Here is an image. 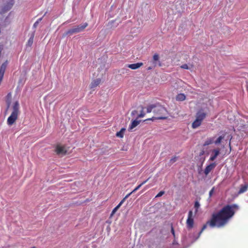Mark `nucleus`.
<instances>
[{
    "instance_id": "aec40b11",
    "label": "nucleus",
    "mask_w": 248,
    "mask_h": 248,
    "mask_svg": "<svg viewBox=\"0 0 248 248\" xmlns=\"http://www.w3.org/2000/svg\"><path fill=\"white\" fill-rule=\"evenodd\" d=\"M214 142V138L207 139L203 144V146H207L212 144Z\"/></svg>"
},
{
    "instance_id": "6ab92c4d",
    "label": "nucleus",
    "mask_w": 248,
    "mask_h": 248,
    "mask_svg": "<svg viewBox=\"0 0 248 248\" xmlns=\"http://www.w3.org/2000/svg\"><path fill=\"white\" fill-rule=\"evenodd\" d=\"M156 108L155 104H151L149 105L147 108V113H150Z\"/></svg>"
},
{
    "instance_id": "7ed1b4c3",
    "label": "nucleus",
    "mask_w": 248,
    "mask_h": 248,
    "mask_svg": "<svg viewBox=\"0 0 248 248\" xmlns=\"http://www.w3.org/2000/svg\"><path fill=\"white\" fill-rule=\"evenodd\" d=\"M88 24L86 22L83 24L74 26L72 28L65 32V33L63 34V36L64 37L67 35H72L73 34L82 32L88 26Z\"/></svg>"
},
{
    "instance_id": "4be33fe9",
    "label": "nucleus",
    "mask_w": 248,
    "mask_h": 248,
    "mask_svg": "<svg viewBox=\"0 0 248 248\" xmlns=\"http://www.w3.org/2000/svg\"><path fill=\"white\" fill-rule=\"evenodd\" d=\"M125 131L124 128H122L119 132L116 133V136L118 137L123 138L124 137V132Z\"/></svg>"
},
{
    "instance_id": "a211bd4d",
    "label": "nucleus",
    "mask_w": 248,
    "mask_h": 248,
    "mask_svg": "<svg viewBox=\"0 0 248 248\" xmlns=\"http://www.w3.org/2000/svg\"><path fill=\"white\" fill-rule=\"evenodd\" d=\"M248 188V184L241 186V187L238 191V194H242L247 191Z\"/></svg>"
},
{
    "instance_id": "412c9836",
    "label": "nucleus",
    "mask_w": 248,
    "mask_h": 248,
    "mask_svg": "<svg viewBox=\"0 0 248 248\" xmlns=\"http://www.w3.org/2000/svg\"><path fill=\"white\" fill-rule=\"evenodd\" d=\"M149 178L147 179V180H146L145 181H143L142 183H141L140 185H139V186H138L132 191V192L134 193L135 192H136L137 190H138L143 185H144V184H145L147 181L148 180H149Z\"/></svg>"
},
{
    "instance_id": "f257e3e1",
    "label": "nucleus",
    "mask_w": 248,
    "mask_h": 248,
    "mask_svg": "<svg viewBox=\"0 0 248 248\" xmlns=\"http://www.w3.org/2000/svg\"><path fill=\"white\" fill-rule=\"evenodd\" d=\"M238 208V206L235 204L227 205L217 213L213 214L211 220L207 221V224H209L211 228L215 226L218 228L223 227Z\"/></svg>"
},
{
    "instance_id": "ea45409f",
    "label": "nucleus",
    "mask_w": 248,
    "mask_h": 248,
    "mask_svg": "<svg viewBox=\"0 0 248 248\" xmlns=\"http://www.w3.org/2000/svg\"><path fill=\"white\" fill-rule=\"evenodd\" d=\"M43 17H42L39 18V19H38L36 21V22H38V23L39 24V22L42 21V20L43 19Z\"/></svg>"
},
{
    "instance_id": "b1692460",
    "label": "nucleus",
    "mask_w": 248,
    "mask_h": 248,
    "mask_svg": "<svg viewBox=\"0 0 248 248\" xmlns=\"http://www.w3.org/2000/svg\"><path fill=\"white\" fill-rule=\"evenodd\" d=\"M224 138V136H219L217 140L215 141V143L216 144H219L221 140Z\"/></svg>"
},
{
    "instance_id": "2eb2a0df",
    "label": "nucleus",
    "mask_w": 248,
    "mask_h": 248,
    "mask_svg": "<svg viewBox=\"0 0 248 248\" xmlns=\"http://www.w3.org/2000/svg\"><path fill=\"white\" fill-rule=\"evenodd\" d=\"M34 36V32H33L31 34L29 39L28 40V42L27 43V46H32V45L33 44V42Z\"/></svg>"
},
{
    "instance_id": "79ce46f5",
    "label": "nucleus",
    "mask_w": 248,
    "mask_h": 248,
    "mask_svg": "<svg viewBox=\"0 0 248 248\" xmlns=\"http://www.w3.org/2000/svg\"><path fill=\"white\" fill-rule=\"evenodd\" d=\"M35 248V247H32V248Z\"/></svg>"
},
{
    "instance_id": "a878e982",
    "label": "nucleus",
    "mask_w": 248,
    "mask_h": 248,
    "mask_svg": "<svg viewBox=\"0 0 248 248\" xmlns=\"http://www.w3.org/2000/svg\"><path fill=\"white\" fill-rule=\"evenodd\" d=\"M201 166H200V170H199V173L200 174L201 173V172L202 171V166L203 165V163L205 160V157H202V158H201Z\"/></svg>"
},
{
    "instance_id": "20e7f679",
    "label": "nucleus",
    "mask_w": 248,
    "mask_h": 248,
    "mask_svg": "<svg viewBox=\"0 0 248 248\" xmlns=\"http://www.w3.org/2000/svg\"><path fill=\"white\" fill-rule=\"evenodd\" d=\"M55 152L59 156H62L66 155L67 150L64 145L57 144L55 147Z\"/></svg>"
},
{
    "instance_id": "4468645a",
    "label": "nucleus",
    "mask_w": 248,
    "mask_h": 248,
    "mask_svg": "<svg viewBox=\"0 0 248 248\" xmlns=\"http://www.w3.org/2000/svg\"><path fill=\"white\" fill-rule=\"evenodd\" d=\"M207 225H209V224H207V222L206 224H204V225L203 226V227H202V230H201V231L198 233V236H197L196 237H195V238L193 237V240H192V243H193L194 242H195L196 240H197V239H198V238L200 236V235H201V234H202V232H203V230H204L206 228V227H207Z\"/></svg>"
},
{
    "instance_id": "393cba45",
    "label": "nucleus",
    "mask_w": 248,
    "mask_h": 248,
    "mask_svg": "<svg viewBox=\"0 0 248 248\" xmlns=\"http://www.w3.org/2000/svg\"><path fill=\"white\" fill-rule=\"evenodd\" d=\"M141 110L140 111V114L138 116L139 118H143L145 115V113L143 111L144 108L142 106H141Z\"/></svg>"
},
{
    "instance_id": "f8f14e48",
    "label": "nucleus",
    "mask_w": 248,
    "mask_h": 248,
    "mask_svg": "<svg viewBox=\"0 0 248 248\" xmlns=\"http://www.w3.org/2000/svg\"><path fill=\"white\" fill-rule=\"evenodd\" d=\"M140 121H138L136 120L133 121L131 124L129 126L128 130L129 131H131L134 128H135L140 124Z\"/></svg>"
},
{
    "instance_id": "9d476101",
    "label": "nucleus",
    "mask_w": 248,
    "mask_h": 248,
    "mask_svg": "<svg viewBox=\"0 0 248 248\" xmlns=\"http://www.w3.org/2000/svg\"><path fill=\"white\" fill-rule=\"evenodd\" d=\"M220 153V150L219 149H214L212 151V155L209 158V161H214L217 157L219 155Z\"/></svg>"
},
{
    "instance_id": "e433bc0d",
    "label": "nucleus",
    "mask_w": 248,
    "mask_h": 248,
    "mask_svg": "<svg viewBox=\"0 0 248 248\" xmlns=\"http://www.w3.org/2000/svg\"><path fill=\"white\" fill-rule=\"evenodd\" d=\"M137 113V111L136 110H133L131 112V115L132 116H134L135 114Z\"/></svg>"
},
{
    "instance_id": "c756f323",
    "label": "nucleus",
    "mask_w": 248,
    "mask_h": 248,
    "mask_svg": "<svg viewBox=\"0 0 248 248\" xmlns=\"http://www.w3.org/2000/svg\"><path fill=\"white\" fill-rule=\"evenodd\" d=\"M120 207H118V206L117 205V206H116L112 210V212H111V215H112L113 214H114L116 211Z\"/></svg>"
},
{
    "instance_id": "6e6552de",
    "label": "nucleus",
    "mask_w": 248,
    "mask_h": 248,
    "mask_svg": "<svg viewBox=\"0 0 248 248\" xmlns=\"http://www.w3.org/2000/svg\"><path fill=\"white\" fill-rule=\"evenodd\" d=\"M216 166L217 164L215 162L212 163L207 165L204 170V173L205 175H207L210 172L216 167Z\"/></svg>"
},
{
    "instance_id": "dca6fc26",
    "label": "nucleus",
    "mask_w": 248,
    "mask_h": 248,
    "mask_svg": "<svg viewBox=\"0 0 248 248\" xmlns=\"http://www.w3.org/2000/svg\"><path fill=\"white\" fill-rule=\"evenodd\" d=\"M176 99L179 101H184L186 99V95L184 93H179L176 96Z\"/></svg>"
},
{
    "instance_id": "72a5a7b5",
    "label": "nucleus",
    "mask_w": 248,
    "mask_h": 248,
    "mask_svg": "<svg viewBox=\"0 0 248 248\" xmlns=\"http://www.w3.org/2000/svg\"><path fill=\"white\" fill-rule=\"evenodd\" d=\"M125 199L124 198L118 204V207H120V206L122 205V204L124 203V202L125 201Z\"/></svg>"
},
{
    "instance_id": "0eeeda50",
    "label": "nucleus",
    "mask_w": 248,
    "mask_h": 248,
    "mask_svg": "<svg viewBox=\"0 0 248 248\" xmlns=\"http://www.w3.org/2000/svg\"><path fill=\"white\" fill-rule=\"evenodd\" d=\"M150 62H151L152 64L154 65V67L161 66V63L159 61V57L157 54H155L154 55L153 60L152 61H151Z\"/></svg>"
},
{
    "instance_id": "bb28decb",
    "label": "nucleus",
    "mask_w": 248,
    "mask_h": 248,
    "mask_svg": "<svg viewBox=\"0 0 248 248\" xmlns=\"http://www.w3.org/2000/svg\"><path fill=\"white\" fill-rule=\"evenodd\" d=\"M180 67L181 68L184 69H190L189 67L188 66V65L187 64H183Z\"/></svg>"
},
{
    "instance_id": "1a4fd4ad",
    "label": "nucleus",
    "mask_w": 248,
    "mask_h": 248,
    "mask_svg": "<svg viewBox=\"0 0 248 248\" xmlns=\"http://www.w3.org/2000/svg\"><path fill=\"white\" fill-rule=\"evenodd\" d=\"M206 113L202 110H200L197 112L196 115V119L202 122L203 120L206 117Z\"/></svg>"
},
{
    "instance_id": "2f4dec72",
    "label": "nucleus",
    "mask_w": 248,
    "mask_h": 248,
    "mask_svg": "<svg viewBox=\"0 0 248 248\" xmlns=\"http://www.w3.org/2000/svg\"><path fill=\"white\" fill-rule=\"evenodd\" d=\"M171 232L172 234V235H173V236L175 237V232H174V230L172 225L171 226Z\"/></svg>"
},
{
    "instance_id": "473e14b6",
    "label": "nucleus",
    "mask_w": 248,
    "mask_h": 248,
    "mask_svg": "<svg viewBox=\"0 0 248 248\" xmlns=\"http://www.w3.org/2000/svg\"><path fill=\"white\" fill-rule=\"evenodd\" d=\"M125 199L124 198L118 204V207H120V206L122 205V204L124 203V202L125 201Z\"/></svg>"
},
{
    "instance_id": "9b49d317",
    "label": "nucleus",
    "mask_w": 248,
    "mask_h": 248,
    "mask_svg": "<svg viewBox=\"0 0 248 248\" xmlns=\"http://www.w3.org/2000/svg\"><path fill=\"white\" fill-rule=\"evenodd\" d=\"M143 65L142 62H138L136 63L129 64L127 65V67L133 70L137 69Z\"/></svg>"
},
{
    "instance_id": "4c0bfd02",
    "label": "nucleus",
    "mask_w": 248,
    "mask_h": 248,
    "mask_svg": "<svg viewBox=\"0 0 248 248\" xmlns=\"http://www.w3.org/2000/svg\"><path fill=\"white\" fill-rule=\"evenodd\" d=\"M132 193H133V192H132V191H131L130 193H128V194H127V195L125 196V197H124V198L126 200V199H127V198L130 196V195Z\"/></svg>"
},
{
    "instance_id": "c9c22d12",
    "label": "nucleus",
    "mask_w": 248,
    "mask_h": 248,
    "mask_svg": "<svg viewBox=\"0 0 248 248\" xmlns=\"http://www.w3.org/2000/svg\"><path fill=\"white\" fill-rule=\"evenodd\" d=\"M38 25V22H35L33 25V28L35 29Z\"/></svg>"
},
{
    "instance_id": "f704fd0d",
    "label": "nucleus",
    "mask_w": 248,
    "mask_h": 248,
    "mask_svg": "<svg viewBox=\"0 0 248 248\" xmlns=\"http://www.w3.org/2000/svg\"><path fill=\"white\" fill-rule=\"evenodd\" d=\"M214 188H212V189L209 191V196L210 197H211L213 192H214Z\"/></svg>"
},
{
    "instance_id": "58836bf2",
    "label": "nucleus",
    "mask_w": 248,
    "mask_h": 248,
    "mask_svg": "<svg viewBox=\"0 0 248 248\" xmlns=\"http://www.w3.org/2000/svg\"><path fill=\"white\" fill-rule=\"evenodd\" d=\"M155 67L154 66V65H153L152 66H149L147 68V70H151L153 68H154Z\"/></svg>"
},
{
    "instance_id": "5701e85b",
    "label": "nucleus",
    "mask_w": 248,
    "mask_h": 248,
    "mask_svg": "<svg viewBox=\"0 0 248 248\" xmlns=\"http://www.w3.org/2000/svg\"><path fill=\"white\" fill-rule=\"evenodd\" d=\"M166 119V117H163V116H159V117H153L151 118L147 119L146 121H149V120L153 121L154 120H156V119L164 120V119Z\"/></svg>"
},
{
    "instance_id": "f03ea898",
    "label": "nucleus",
    "mask_w": 248,
    "mask_h": 248,
    "mask_svg": "<svg viewBox=\"0 0 248 248\" xmlns=\"http://www.w3.org/2000/svg\"><path fill=\"white\" fill-rule=\"evenodd\" d=\"M19 112V104L18 102H15L13 107V111L10 116L8 118L7 124L9 125H12L17 119L18 114Z\"/></svg>"
},
{
    "instance_id": "c85d7f7f",
    "label": "nucleus",
    "mask_w": 248,
    "mask_h": 248,
    "mask_svg": "<svg viewBox=\"0 0 248 248\" xmlns=\"http://www.w3.org/2000/svg\"><path fill=\"white\" fill-rule=\"evenodd\" d=\"M200 206V203L196 201L194 204V207L198 209L199 208Z\"/></svg>"
},
{
    "instance_id": "ddd939ff",
    "label": "nucleus",
    "mask_w": 248,
    "mask_h": 248,
    "mask_svg": "<svg viewBox=\"0 0 248 248\" xmlns=\"http://www.w3.org/2000/svg\"><path fill=\"white\" fill-rule=\"evenodd\" d=\"M101 82V79L97 78L95 80H93L91 84V88H94L97 87Z\"/></svg>"
},
{
    "instance_id": "a19ab883",
    "label": "nucleus",
    "mask_w": 248,
    "mask_h": 248,
    "mask_svg": "<svg viewBox=\"0 0 248 248\" xmlns=\"http://www.w3.org/2000/svg\"><path fill=\"white\" fill-rule=\"evenodd\" d=\"M204 152L203 151H202L200 153V155L201 156V155H202L203 154H204Z\"/></svg>"
},
{
    "instance_id": "f3484780",
    "label": "nucleus",
    "mask_w": 248,
    "mask_h": 248,
    "mask_svg": "<svg viewBox=\"0 0 248 248\" xmlns=\"http://www.w3.org/2000/svg\"><path fill=\"white\" fill-rule=\"evenodd\" d=\"M202 124V122L196 119L192 124V127L193 128H196L198 127Z\"/></svg>"
},
{
    "instance_id": "39448f33",
    "label": "nucleus",
    "mask_w": 248,
    "mask_h": 248,
    "mask_svg": "<svg viewBox=\"0 0 248 248\" xmlns=\"http://www.w3.org/2000/svg\"><path fill=\"white\" fill-rule=\"evenodd\" d=\"M186 223L187 229H191L193 228L194 225V219L193 218V212L192 211H189L188 212V217Z\"/></svg>"
},
{
    "instance_id": "7c9ffc66",
    "label": "nucleus",
    "mask_w": 248,
    "mask_h": 248,
    "mask_svg": "<svg viewBox=\"0 0 248 248\" xmlns=\"http://www.w3.org/2000/svg\"><path fill=\"white\" fill-rule=\"evenodd\" d=\"M176 160H177V157H174L170 160V163L172 164V163H174L175 162H176Z\"/></svg>"
},
{
    "instance_id": "423d86ee",
    "label": "nucleus",
    "mask_w": 248,
    "mask_h": 248,
    "mask_svg": "<svg viewBox=\"0 0 248 248\" xmlns=\"http://www.w3.org/2000/svg\"><path fill=\"white\" fill-rule=\"evenodd\" d=\"M156 108L153 110V112L157 114H165L167 112L166 108L158 104H156Z\"/></svg>"
},
{
    "instance_id": "cd10ccee",
    "label": "nucleus",
    "mask_w": 248,
    "mask_h": 248,
    "mask_svg": "<svg viewBox=\"0 0 248 248\" xmlns=\"http://www.w3.org/2000/svg\"><path fill=\"white\" fill-rule=\"evenodd\" d=\"M164 191H160L157 195L156 196H155V198H158V197H160L161 196H162L164 194Z\"/></svg>"
}]
</instances>
